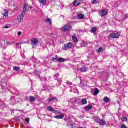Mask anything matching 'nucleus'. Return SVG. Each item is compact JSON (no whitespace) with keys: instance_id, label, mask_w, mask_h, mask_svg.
<instances>
[{"instance_id":"f257e3e1","label":"nucleus","mask_w":128,"mask_h":128,"mask_svg":"<svg viewBox=\"0 0 128 128\" xmlns=\"http://www.w3.org/2000/svg\"><path fill=\"white\" fill-rule=\"evenodd\" d=\"M64 32H70L72 30V26L70 24H66L64 27L62 28V30Z\"/></svg>"},{"instance_id":"f03ea898","label":"nucleus","mask_w":128,"mask_h":128,"mask_svg":"<svg viewBox=\"0 0 128 128\" xmlns=\"http://www.w3.org/2000/svg\"><path fill=\"white\" fill-rule=\"evenodd\" d=\"M32 46L33 48H34L36 47V46L38 44V40L36 38L32 39Z\"/></svg>"},{"instance_id":"7ed1b4c3","label":"nucleus","mask_w":128,"mask_h":128,"mask_svg":"<svg viewBox=\"0 0 128 128\" xmlns=\"http://www.w3.org/2000/svg\"><path fill=\"white\" fill-rule=\"evenodd\" d=\"M120 35L118 33L111 34L109 35L110 38H118Z\"/></svg>"},{"instance_id":"20e7f679","label":"nucleus","mask_w":128,"mask_h":128,"mask_svg":"<svg viewBox=\"0 0 128 128\" xmlns=\"http://www.w3.org/2000/svg\"><path fill=\"white\" fill-rule=\"evenodd\" d=\"M64 46V50H70V48H72V43L69 42L67 44H65Z\"/></svg>"},{"instance_id":"39448f33","label":"nucleus","mask_w":128,"mask_h":128,"mask_svg":"<svg viewBox=\"0 0 128 128\" xmlns=\"http://www.w3.org/2000/svg\"><path fill=\"white\" fill-rule=\"evenodd\" d=\"M24 14H21L18 16L17 20L18 22H22V20H24Z\"/></svg>"},{"instance_id":"423d86ee","label":"nucleus","mask_w":128,"mask_h":128,"mask_svg":"<svg viewBox=\"0 0 128 128\" xmlns=\"http://www.w3.org/2000/svg\"><path fill=\"white\" fill-rule=\"evenodd\" d=\"M8 10H4L3 12H2V14L3 15L4 18H8Z\"/></svg>"},{"instance_id":"0eeeda50","label":"nucleus","mask_w":128,"mask_h":128,"mask_svg":"<svg viewBox=\"0 0 128 128\" xmlns=\"http://www.w3.org/2000/svg\"><path fill=\"white\" fill-rule=\"evenodd\" d=\"M64 118V114H62L59 116H54V118L56 120H62Z\"/></svg>"},{"instance_id":"6e6552de","label":"nucleus","mask_w":128,"mask_h":128,"mask_svg":"<svg viewBox=\"0 0 128 128\" xmlns=\"http://www.w3.org/2000/svg\"><path fill=\"white\" fill-rule=\"evenodd\" d=\"M81 2L82 1L80 0H76L74 2V6H80V4Z\"/></svg>"},{"instance_id":"1a4fd4ad","label":"nucleus","mask_w":128,"mask_h":128,"mask_svg":"<svg viewBox=\"0 0 128 128\" xmlns=\"http://www.w3.org/2000/svg\"><path fill=\"white\" fill-rule=\"evenodd\" d=\"M99 124H100V126H106V122L104 120H100Z\"/></svg>"},{"instance_id":"9d476101","label":"nucleus","mask_w":128,"mask_h":128,"mask_svg":"<svg viewBox=\"0 0 128 128\" xmlns=\"http://www.w3.org/2000/svg\"><path fill=\"white\" fill-rule=\"evenodd\" d=\"M26 8H28V4H25L24 6L23 12L22 14H24V15L26 16Z\"/></svg>"},{"instance_id":"9b49d317","label":"nucleus","mask_w":128,"mask_h":128,"mask_svg":"<svg viewBox=\"0 0 128 128\" xmlns=\"http://www.w3.org/2000/svg\"><path fill=\"white\" fill-rule=\"evenodd\" d=\"M100 14L102 16H106V14H108V11L102 10L100 11Z\"/></svg>"},{"instance_id":"f8f14e48","label":"nucleus","mask_w":128,"mask_h":128,"mask_svg":"<svg viewBox=\"0 0 128 128\" xmlns=\"http://www.w3.org/2000/svg\"><path fill=\"white\" fill-rule=\"evenodd\" d=\"M78 16L79 20H84V16L82 14H78Z\"/></svg>"},{"instance_id":"ddd939ff","label":"nucleus","mask_w":128,"mask_h":128,"mask_svg":"<svg viewBox=\"0 0 128 128\" xmlns=\"http://www.w3.org/2000/svg\"><path fill=\"white\" fill-rule=\"evenodd\" d=\"M92 109V106H90L85 107V110L86 112H88V110H90Z\"/></svg>"},{"instance_id":"4468645a","label":"nucleus","mask_w":128,"mask_h":128,"mask_svg":"<svg viewBox=\"0 0 128 128\" xmlns=\"http://www.w3.org/2000/svg\"><path fill=\"white\" fill-rule=\"evenodd\" d=\"M94 122H96L97 124H100V119L98 117H94Z\"/></svg>"},{"instance_id":"2eb2a0df","label":"nucleus","mask_w":128,"mask_h":128,"mask_svg":"<svg viewBox=\"0 0 128 128\" xmlns=\"http://www.w3.org/2000/svg\"><path fill=\"white\" fill-rule=\"evenodd\" d=\"M96 30H98V28L96 27L93 28L91 30V32L92 34H96Z\"/></svg>"},{"instance_id":"dca6fc26","label":"nucleus","mask_w":128,"mask_h":128,"mask_svg":"<svg viewBox=\"0 0 128 128\" xmlns=\"http://www.w3.org/2000/svg\"><path fill=\"white\" fill-rule=\"evenodd\" d=\"M40 3L42 4L43 6L46 4V0H39Z\"/></svg>"},{"instance_id":"f3484780","label":"nucleus","mask_w":128,"mask_h":128,"mask_svg":"<svg viewBox=\"0 0 128 128\" xmlns=\"http://www.w3.org/2000/svg\"><path fill=\"white\" fill-rule=\"evenodd\" d=\"M81 70L82 72H86L88 70V68L86 66H84L82 68Z\"/></svg>"},{"instance_id":"a211bd4d","label":"nucleus","mask_w":128,"mask_h":128,"mask_svg":"<svg viewBox=\"0 0 128 128\" xmlns=\"http://www.w3.org/2000/svg\"><path fill=\"white\" fill-rule=\"evenodd\" d=\"M57 62H66V60L64 58H60L56 59Z\"/></svg>"},{"instance_id":"6ab92c4d","label":"nucleus","mask_w":128,"mask_h":128,"mask_svg":"<svg viewBox=\"0 0 128 128\" xmlns=\"http://www.w3.org/2000/svg\"><path fill=\"white\" fill-rule=\"evenodd\" d=\"M100 92V91L98 90V88H95L94 89V96H98Z\"/></svg>"},{"instance_id":"aec40b11","label":"nucleus","mask_w":128,"mask_h":128,"mask_svg":"<svg viewBox=\"0 0 128 128\" xmlns=\"http://www.w3.org/2000/svg\"><path fill=\"white\" fill-rule=\"evenodd\" d=\"M103 100L106 104H108V102H110V98H108V97H105Z\"/></svg>"},{"instance_id":"412c9836","label":"nucleus","mask_w":128,"mask_h":128,"mask_svg":"<svg viewBox=\"0 0 128 128\" xmlns=\"http://www.w3.org/2000/svg\"><path fill=\"white\" fill-rule=\"evenodd\" d=\"M82 48H86V46H88V42H82Z\"/></svg>"},{"instance_id":"4be33fe9","label":"nucleus","mask_w":128,"mask_h":128,"mask_svg":"<svg viewBox=\"0 0 128 128\" xmlns=\"http://www.w3.org/2000/svg\"><path fill=\"white\" fill-rule=\"evenodd\" d=\"M82 104H88V101H86V98H84L82 100Z\"/></svg>"},{"instance_id":"5701e85b","label":"nucleus","mask_w":128,"mask_h":128,"mask_svg":"<svg viewBox=\"0 0 128 128\" xmlns=\"http://www.w3.org/2000/svg\"><path fill=\"white\" fill-rule=\"evenodd\" d=\"M1 86H2V88H6V82H2L1 84Z\"/></svg>"},{"instance_id":"b1692460","label":"nucleus","mask_w":128,"mask_h":128,"mask_svg":"<svg viewBox=\"0 0 128 128\" xmlns=\"http://www.w3.org/2000/svg\"><path fill=\"white\" fill-rule=\"evenodd\" d=\"M46 22L50 24H52V20H50V18L46 19Z\"/></svg>"},{"instance_id":"393cba45","label":"nucleus","mask_w":128,"mask_h":128,"mask_svg":"<svg viewBox=\"0 0 128 128\" xmlns=\"http://www.w3.org/2000/svg\"><path fill=\"white\" fill-rule=\"evenodd\" d=\"M48 110H50V112H54V108H52V106H49L48 107Z\"/></svg>"},{"instance_id":"a878e982","label":"nucleus","mask_w":128,"mask_h":128,"mask_svg":"<svg viewBox=\"0 0 128 128\" xmlns=\"http://www.w3.org/2000/svg\"><path fill=\"white\" fill-rule=\"evenodd\" d=\"M92 4H100V2H98L96 0H94L93 1H92Z\"/></svg>"},{"instance_id":"bb28decb","label":"nucleus","mask_w":128,"mask_h":128,"mask_svg":"<svg viewBox=\"0 0 128 128\" xmlns=\"http://www.w3.org/2000/svg\"><path fill=\"white\" fill-rule=\"evenodd\" d=\"M72 40L75 42H78V38H76V37L75 36H74L72 37Z\"/></svg>"},{"instance_id":"cd10ccee","label":"nucleus","mask_w":128,"mask_h":128,"mask_svg":"<svg viewBox=\"0 0 128 128\" xmlns=\"http://www.w3.org/2000/svg\"><path fill=\"white\" fill-rule=\"evenodd\" d=\"M36 100V98L34 97H30V102H34Z\"/></svg>"},{"instance_id":"c85d7f7f","label":"nucleus","mask_w":128,"mask_h":128,"mask_svg":"<svg viewBox=\"0 0 128 128\" xmlns=\"http://www.w3.org/2000/svg\"><path fill=\"white\" fill-rule=\"evenodd\" d=\"M20 70V67H15L14 68V70H16V72H18Z\"/></svg>"},{"instance_id":"c756f323","label":"nucleus","mask_w":128,"mask_h":128,"mask_svg":"<svg viewBox=\"0 0 128 128\" xmlns=\"http://www.w3.org/2000/svg\"><path fill=\"white\" fill-rule=\"evenodd\" d=\"M56 100V98L53 97L52 98L49 99V102H52V100Z\"/></svg>"},{"instance_id":"7c9ffc66","label":"nucleus","mask_w":128,"mask_h":128,"mask_svg":"<svg viewBox=\"0 0 128 128\" xmlns=\"http://www.w3.org/2000/svg\"><path fill=\"white\" fill-rule=\"evenodd\" d=\"M122 122H126L128 120V118H126V117H123L122 118Z\"/></svg>"},{"instance_id":"2f4dec72","label":"nucleus","mask_w":128,"mask_h":128,"mask_svg":"<svg viewBox=\"0 0 128 128\" xmlns=\"http://www.w3.org/2000/svg\"><path fill=\"white\" fill-rule=\"evenodd\" d=\"M102 50V48H100L98 50V52H101Z\"/></svg>"},{"instance_id":"473e14b6","label":"nucleus","mask_w":128,"mask_h":128,"mask_svg":"<svg viewBox=\"0 0 128 128\" xmlns=\"http://www.w3.org/2000/svg\"><path fill=\"white\" fill-rule=\"evenodd\" d=\"M26 121L28 123L30 122V118H26Z\"/></svg>"},{"instance_id":"72a5a7b5","label":"nucleus","mask_w":128,"mask_h":128,"mask_svg":"<svg viewBox=\"0 0 128 128\" xmlns=\"http://www.w3.org/2000/svg\"><path fill=\"white\" fill-rule=\"evenodd\" d=\"M22 32H18V36H22Z\"/></svg>"},{"instance_id":"f704fd0d","label":"nucleus","mask_w":128,"mask_h":128,"mask_svg":"<svg viewBox=\"0 0 128 128\" xmlns=\"http://www.w3.org/2000/svg\"><path fill=\"white\" fill-rule=\"evenodd\" d=\"M52 60H58V58H52Z\"/></svg>"},{"instance_id":"c9c22d12","label":"nucleus","mask_w":128,"mask_h":128,"mask_svg":"<svg viewBox=\"0 0 128 128\" xmlns=\"http://www.w3.org/2000/svg\"><path fill=\"white\" fill-rule=\"evenodd\" d=\"M20 43H16V44H15V45H16L17 46H20Z\"/></svg>"},{"instance_id":"e433bc0d","label":"nucleus","mask_w":128,"mask_h":128,"mask_svg":"<svg viewBox=\"0 0 128 128\" xmlns=\"http://www.w3.org/2000/svg\"><path fill=\"white\" fill-rule=\"evenodd\" d=\"M122 128H126V126L125 125H123L122 126Z\"/></svg>"},{"instance_id":"4c0bfd02","label":"nucleus","mask_w":128,"mask_h":128,"mask_svg":"<svg viewBox=\"0 0 128 128\" xmlns=\"http://www.w3.org/2000/svg\"><path fill=\"white\" fill-rule=\"evenodd\" d=\"M125 18H128V15H124Z\"/></svg>"},{"instance_id":"58836bf2","label":"nucleus","mask_w":128,"mask_h":128,"mask_svg":"<svg viewBox=\"0 0 128 128\" xmlns=\"http://www.w3.org/2000/svg\"><path fill=\"white\" fill-rule=\"evenodd\" d=\"M7 44H10V42H8L7 43Z\"/></svg>"},{"instance_id":"ea45409f","label":"nucleus","mask_w":128,"mask_h":128,"mask_svg":"<svg viewBox=\"0 0 128 128\" xmlns=\"http://www.w3.org/2000/svg\"><path fill=\"white\" fill-rule=\"evenodd\" d=\"M5 28H8V27L6 26V27Z\"/></svg>"},{"instance_id":"a19ab883","label":"nucleus","mask_w":128,"mask_h":128,"mask_svg":"<svg viewBox=\"0 0 128 128\" xmlns=\"http://www.w3.org/2000/svg\"><path fill=\"white\" fill-rule=\"evenodd\" d=\"M36 14H38V11H36Z\"/></svg>"},{"instance_id":"79ce46f5","label":"nucleus","mask_w":128,"mask_h":128,"mask_svg":"<svg viewBox=\"0 0 128 128\" xmlns=\"http://www.w3.org/2000/svg\"><path fill=\"white\" fill-rule=\"evenodd\" d=\"M30 10H32V7L30 6Z\"/></svg>"},{"instance_id":"37998d69","label":"nucleus","mask_w":128,"mask_h":128,"mask_svg":"<svg viewBox=\"0 0 128 128\" xmlns=\"http://www.w3.org/2000/svg\"><path fill=\"white\" fill-rule=\"evenodd\" d=\"M41 12H42V10H41Z\"/></svg>"},{"instance_id":"c03bdc74","label":"nucleus","mask_w":128,"mask_h":128,"mask_svg":"<svg viewBox=\"0 0 128 128\" xmlns=\"http://www.w3.org/2000/svg\"><path fill=\"white\" fill-rule=\"evenodd\" d=\"M57 76H58V74H57Z\"/></svg>"},{"instance_id":"a18cd8bd","label":"nucleus","mask_w":128,"mask_h":128,"mask_svg":"<svg viewBox=\"0 0 128 128\" xmlns=\"http://www.w3.org/2000/svg\"><path fill=\"white\" fill-rule=\"evenodd\" d=\"M37 76H38V75H37Z\"/></svg>"},{"instance_id":"49530a36","label":"nucleus","mask_w":128,"mask_h":128,"mask_svg":"<svg viewBox=\"0 0 128 128\" xmlns=\"http://www.w3.org/2000/svg\"><path fill=\"white\" fill-rule=\"evenodd\" d=\"M54 76H56V75H54Z\"/></svg>"},{"instance_id":"de8ad7c7","label":"nucleus","mask_w":128,"mask_h":128,"mask_svg":"<svg viewBox=\"0 0 128 128\" xmlns=\"http://www.w3.org/2000/svg\"><path fill=\"white\" fill-rule=\"evenodd\" d=\"M71 84V83H70V84Z\"/></svg>"}]
</instances>
